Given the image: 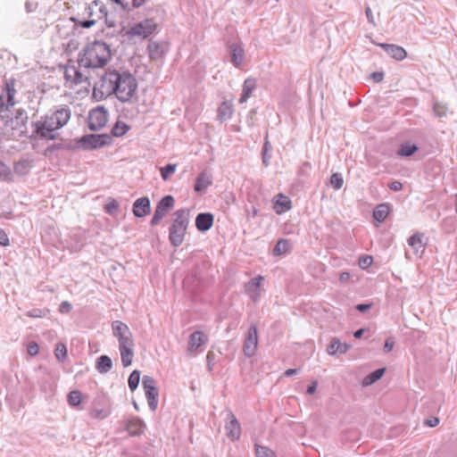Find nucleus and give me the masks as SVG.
<instances>
[{"instance_id":"f257e3e1","label":"nucleus","mask_w":457,"mask_h":457,"mask_svg":"<svg viewBox=\"0 0 457 457\" xmlns=\"http://www.w3.org/2000/svg\"><path fill=\"white\" fill-rule=\"evenodd\" d=\"M93 94L101 99L113 95L120 102H133L137 96V81L129 71L108 70L95 84Z\"/></svg>"},{"instance_id":"f03ea898","label":"nucleus","mask_w":457,"mask_h":457,"mask_svg":"<svg viewBox=\"0 0 457 457\" xmlns=\"http://www.w3.org/2000/svg\"><path fill=\"white\" fill-rule=\"evenodd\" d=\"M71 116V112L69 106L59 105L32 123V135L37 139L54 140L58 136V129L68 123Z\"/></svg>"},{"instance_id":"7ed1b4c3","label":"nucleus","mask_w":457,"mask_h":457,"mask_svg":"<svg viewBox=\"0 0 457 457\" xmlns=\"http://www.w3.org/2000/svg\"><path fill=\"white\" fill-rule=\"evenodd\" d=\"M111 59V50L107 44L95 41L87 45L79 54V64L84 68H100Z\"/></svg>"},{"instance_id":"20e7f679","label":"nucleus","mask_w":457,"mask_h":457,"mask_svg":"<svg viewBox=\"0 0 457 457\" xmlns=\"http://www.w3.org/2000/svg\"><path fill=\"white\" fill-rule=\"evenodd\" d=\"M112 334L118 339L120 360L124 367L131 365L134 358V341L129 328L120 320L112 323Z\"/></svg>"},{"instance_id":"39448f33","label":"nucleus","mask_w":457,"mask_h":457,"mask_svg":"<svg viewBox=\"0 0 457 457\" xmlns=\"http://www.w3.org/2000/svg\"><path fill=\"white\" fill-rule=\"evenodd\" d=\"M157 29V22L152 18H147L132 24L129 29L121 28L120 34L129 40H144L156 33Z\"/></svg>"},{"instance_id":"423d86ee","label":"nucleus","mask_w":457,"mask_h":457,"mask_svg":"<svg viewBox=\"0 0 457 457\" xmlns=\"http://www.w3.org/2000/svg\"><path fill=\"white\" fill-rule=\"evenodd\" d=\"M189 211L180 209L175 212L174 220L170 228L169 239L172 245L179 246L183 240L188 226Z\"/></svg>"},{"instance_id":"0eeeda50","label":"nucleus","mask_w":457,"mask_h":457,"mask_svg":"<svg viewBox=\"0 0 457 457\" xmlns=\"http://www.w3.org/2000/svg\"><path fill=\"white\" fill-rule=\"evenodd\" d=\"M104 11V4L97 0L92 1L85 9V13L90 18L79 21L82 28L88 29L94 26L97 21L102 20Z\"/></svg>"},{"instance_id":"6e6552de","label":"nucleus","mask_w":457,"mask_h":457,"mask_svg":"<svg viewBox=\"0 0 457 457\" xmlns=\"http://www.w3.org/2000/svg\"><path fill=\"white\" fill-rule=\"evenodd\" d=\"M145 395L146 397L149 408L155 411L158 406V388L155 379L151 376H144L142 380Z\"/></svg>"},{"instance_id":"1a4fd4ad","label":"nucleus","mask_w":457,"mask_h":457,"mask_svg":"<svg viewBox=\"0 0 457 457\" xmlns=\"http://www.w3.org/2000/svg\"><path fill=\"white\" fill-rule=\"evenodd\" d=\"M108 120V112L104 107L99 106L93 109L88 115V128L93 131L103 129Z\"/></svg>"},{"instance_id":"9d476101","label":"nucleus","mask_w":457,"mask_h":457,"mask_svg":"<svg viewBox=\"0 0 457 457\" xmlns=\"http://www.w3.org/2000/svg\"><path fill=\"white\" fill-rule=\"evenodd\" d=\"M174 198L171 195H166L158 203L154 216L151 220V225H157L167 212L174 206Z\"/></svg>"},{"instance_id":"9b49d317","label":"nucleus","mask_w":457,"mask_h":457,"mask_svg":"<svg viewBox=\"0 0 457 457\" xmlns=\"http://www.w3.org/2000/svg\"><path fill=\"white\" fill-rule=\"evenodd\" d=\"M258 345L257 328L251 325L245 338L243 352L246 357H252L255 354Z\"/></svg>"},{"instance_id":"f8f14e48","label":"nucleus","mask_w":457,"mask_h":457,"mask_svg":"<svg viewBox=\"0 0 457 457\" xmlns=\"http://www.w3.org/2000/svg\"><path fill=\"white\" fill-rule=\"evenodd\" d=\"M246 62L245 53L241 44L230 45V62L238 69H241Z\"/></svg>"},{"instance_id":"ddd939ff","label":"nucleus","mask_w":457,"mask_h":457,"mask_svg":"<svg viewBox=\"0 0 457 457\" xmlns=\"http://www.w3.org/2000/svg\"><path fill=\"white\" fill-rule=\"evenodd\" d=\"M264 280L262 276H258L252 278L245 285V292L253 301H258L261 297L262 288V282Z\"/></svg>"},{"instance_id":"4468645a","label":"nucleus","mask_w":457,"mask_h":457,"mask_svg":"<svg viewBox=\"0 0 457 457\" xmlns=\"http://www.w3.org/2000/svg\"><path fill=\"white\" fill-rule=\"evenodd\" d=\"M169 46L166 42L150 41L147 46L149 57L152 60L162 59L168 52Z\"/></svg>"},{"instance_id":"2eb2a0df","label":"nucleus","mask_w":457,"mask_h":457,"mask_svg":"<svg viewBox=\"0 0 457 457\" xmlns=\"http://www.w3.org/2000/svg\"><path fill=\"white\" fill-rule=\"evenodd\" d=\"M378 46L383 48L385 52L390 55L392 58L397 60V61H403L407 56V52L405 49L400 46L394 45V44H385L380 43L377 44Z\"/></svg>"},{"instance_id":"dca6fc26","label":"nucleus","mask_w":457,"mask_h":457,"mask_svg":"<svg viewBox=\"0 0 457 457\" xmlns=\"http://www.w3.org/2000/svg\"><path fill=\"white\" fill-rule=\"evenodd\" d=\"M150 200L148 197H140L133 204V213L137 218H142L150 213Z\"/></svg>"},{"instance_id":"f3484780","label":"nucleus","mask_w":457,"mask_h":457,"mask_svg":"<svg viewBox=\"0 0 457 457\" xmlns=\"http://www.w3.org/2000/svg\"><path fill=\"white\" fill-rule=\"evenodd\" d=\"M80 142L85 149H95L101 147L105 144L104 136L94 134L84 136L80 139Z\"/></svg>"},{"instance_id":"a211bd4d","label":"nucleus","mask_w":457,"mask_h":457,"mask_svg":"<svg viewBox=\"0 0 457 457\" xmlns=\"http://www.w3.org/2000/svg\"><path fill=\"white\" fill-rule=\"evenodd\" d=\"M64 77L67 81H71L74 84L81 83L87 79V76L75 66L66 67L64 71Z\"/></svg>"},{"instance_id":"6ab92c4d","label":"nucleus","mask_w":457,"mask_h":457,"mask_svg":"<svg viewBox=\"0 0 457 457\" xmlns=\"http://www.w3.org/2000/svg\"><path fill=\"white\" fill-rule=\"evenodd\" d=\"M145 422L137 417L129 420L126 424V429L131 436L141 435L145 431Z\"/></svg>"},{"instance_id":"aec40b11","label":"nucleus","mask_w":457,"mask_h":457,"mask_svg":"<svg viewBox=\"0 0 457 457\" xmlns=\"http://www.w3.org/2000/svg\"><path fill=\"white\" fill-rule=\"evenodd\" d=\"M350 345L342 343L338 338L334 337L327 348V353L329 355H336L337 353L344 354L350 349Z\"/></svg>"},{"instance_id":"412c9836","label":"nucleus","mask_w":457,"mask_h":457,"mask_svg":"<svg viewBox=\"0 0 457 457\" xmlns=\"http://www.w3.org/2000/svg\"><path fill=\"white\" fill-rule=\"evenodd\" d=\"M213 216L211 213H199L195 219V226L200 231H206L212 226Z\"/></svg>"},{"instance_id":"4be33fe9","label":"nucleus","mask_w":457,"mask_h":457,"mask_svg":"<svg viewBox=\"0 0 457 457\" xmlns=\"http://www.w3.org/2000/svg\"><path fill=\"white\" fill-rule=\"evenodd\" d=\"M422 234L416 233L408 239V245L418 256H420L425 251V244L422 241Z\"/></svg>"},{"instance_id":"5701e85b","label":"nucleus","mask_w":457,"mask_h":457,"mask_svg":"<svg viewBox=\"0 0 457 457\" xmlns=\"http://www.w3.org/2000/svg\"><path fill=\"white\" fill-rule=\"evenodd\" d=\"M212 184V176L207 171H202L196 179L194 189L197 193L204 191Z\"/></svg>"},{"instance_id":"b1692460","label":"nucleus","mask_w":457,"mask_h":457,"mask_svg":"<svg viewBox=\"0 0 457 457\" xmlns=\"http://www.w3.org/2000/svg\"><path fill=\"white\" fill-rule=\"evenodd\" d=\"M274 210L278 214L285 212L291 208V201L287 196L282 194L277 195V199L274 203Z\"/></svg>"},{"instance_id":"393cba45","label":"nucleus","mask_w":457,"mask_h":457,"mask_svg":"<svg viewBox=\"0 0 457 457\" xmlns=\"http://www.w3.org/2000/svg\"><path fill=\"white\" fill-rule=\"evenodd\" d=\"M256 87V81L254 79L248 78L243 84V89L239 102L241 104L245 103L252 95V92Z\"/></svg>"},{"instance_id":"a878e982","label":"nucleus","mask_w":457,"mask_h":457,"mask_svg":"<svg viewBox=\"0 0 457 457\" xmlns=\"http://www.w3.org/2000/svg\"><path fill=\"white\" fill-rule=\"evenodd\" d=\"M206 341L205 335L201 331H195L190 336L188 351L194 352Z\"/></svg>"},{"instance_id":"bb28decb","label":"nucleus","mask_w":457,"mask_h":457,"mask_svg":"<svg viewBox=\"0 0 457 457\" xmlns=\"http://www.w3.org/2000/svg\"><path fill=\"white\" fill-rule=\"evenodd\" d=\"M96 367L100 373H107L112 368V361L109 356L102 355L97 359Z\"/></svg>"},{"instance_id":"cd10ccee","label":"nucleus","mask_w":457,"mask_h":457,"mask_svg":"<svg viewBox=\"0 0 457 457\" xmlns=\"http://www.w3.org/2000/svg\"><path fill=\"white\" fill-rule=\"evenodd\" d=\"M241 436V426L237 418L230 413V441H237Z\"/></svg>"},{"instance_id":"c85d7f7f","label":"nucleus","mask_w":457,"mask_h":457,"mask_svg":"<svg viewBox=\"0 0 457 457\" xmlns=\"http://www.w3.org/2000/svg\"><path fill=\"white\" fill-rule=\"evenodd\" d=\"M386 369L381 368L378 369L375 371L371 372L370 374L367 375L363 380H362V386H368L372 385L373 383L377 382L378 379L382 378V376L385 374Z\"/></svg>"},{"instance_id":"c756f323","label":"nucleus","mask_w":457,"mask_h":457,"mask_svg":"<svg viewBox=\"0 0 457 457\" xmlns=\"http://www.w3.org/2000/svg\"><path fill=\"white\" fill-rule=\"evenodd\" d=\"M389 213V207L387 204H379L376 207V209L373 212V217L374 219L378 221L382 222L386 220Z\"/></svg>"},{"instance_id":"7c9ffc66","label":"nucleus","mask_w":457,"mask_h":457,"mask_svg":"<svg viewBox=\"0 0 457 457\" xmlns=\"http://www.w3.org/2000/svg\"><path fill=\"white\" fill-rule=\"evenodd\" d=\"M418 147L414 144H403L397 151V154L403 157L411 156L415 152H417Z\"/></svg>"},{"instance_id":"2f4dec72","label":"nucleus","mask_w":457,"mask_h":457,"mask_svg":"<svg viewBox=\"0 0 457 457\" xmlns=\"http://www.w3.org/2000/svg\"><path fill=\"white\" fill-rule=\"evenodd\" d=\"M290 243L287 239H280L276 244L273 253L275 255H282L289 252Z\"/></svg>"},{"instance_id":"473e14b6","label":"nucleus","mask_w":457,"mask_h":457,"mask_svg":"<svg viewBox=\"0 0 457 457\" xmlns=\"http://www.w3.org/2000/svg\"><path fill=\"white\" fill-rule=\"evenodd\" d=\"M177 164L170 163L164 167L160 168V174L164 181L169 180L176 172Z\"/></svg>"},{"instance_id":"72a5a7b5","label":"nucleus","mask_w":457,"mask_h":457,"mask_svg":"<svg viewBox=\"0 0 457 457\" xmlns=\"http://www.w3.org/2000/svg\"><path fill=\"white\" fill-rule=\"evenodd\" d=\"M129 129V127L125 122L117 121L112 129V133L114 137H122Z\"/></svg>"},{"instance_id":"f704fd0d","label":"nucleus","mask_w":457,"mask_h":457,"mask_svg":"<svg viewBox=\"0 0 457 457\" xmlns=\"http://www.w3.org/2000/svg\"><path fill=\"white\" fill-rule=\"evenodd\" d=\"M254 447L256 457H276L275 453L269 447L257 444L254 445Z\"/></svg>"},{"instance_id":"c9c22d12","label":"nucleus","mask_w":457,"mask_h":457,"mask_svg":"<svg viewBox=\"0 0 457 457\" xmlns=\"http://www.w3.org/2000/svg\"><path fill=\"white\" fill-rule=\"evenodd\" d=\"M140 382V371L135 370L131 372V374L129 377V387L131 391H134L137 388Z\"/></svg>"},{"instance_id":"e433bc0d","label":"nucleus","mask_w":457,"mask_h":457,"mask_svg":"<svg viewBox=\"0 0 457 457\" xmlns=\"http://www.w3.org/2000/svg\"><path fill=\"white\" fill-rule=\"evenodd\" d=\"M54 355L58 361H63L67 358V348L63 343L55 345Z\"/></svg>"},{"instance_id":"4c0bfd02","label":"nucleus","mask_w":457,"mask_h":457,"mask_svg":"<svg viewBox=\"0 0 457 457\" xmlns=\"http://www.w3.org/2000/svg\"><path fill=\"white\" fill-rule=\"evenodd\" d=\"M0 180L12 181V174L11 170L2 162H0Z\"/></svg>"},{"instance_id":"58836bf2","label":"nucleus","mask_w":457,"mask_h":457,"mask_svg":"<svg viewBox=\"0 0 457 457\" xmlns=\"http://www.w3.org/2000/svg\"><path fill=\"white\" fill-rule=\"evenodd\" d=\"M81 401L82 395L81 393L78 390L71 391L68 395V403L70 405L77 406L81 403Z\"/></svg>"},{"instance_id":"ea45409f","label":"nucleus","mask_w":457,"mask_h":457,"mask_svg":"<svg viewBox=\"0 0 457 457\" xmlns=\"http://www.w3.org/2000/svg\"><path fill=\"white\" fill-rule=\"evenodd\" d=\"M434 112L436 117L442 118L447 115L448 107L444 103H435L434 104Z\"/></svg>"},{"instance_id":"a19ab883","label":"nucleus","mask_w":457,"mask_h":457,"mask_svg":"<svg viewBox=\"0 0 457 457\" xmlns=\"http://www.w3.org/2000/svg\"><path fill=\"white\" fill-rule=\"evenodd\" d=\"M103 14L104 15H103L102 20H104L105 25L110 29H114L117 24L116 19L113 15L108 13L107 8L105 5H104V11Z\"/></svg>"},{"instance_id":"79ce46f5","label":"nucleus","mask_w":457,"mask_h":457,"mask_svg":"<svg viewBox=\"0 0 457 457\" xmlns=\"http://www.w3.org/2000/svg\"><path fill=\"white\" fill-rule=\"evenodd\" d=\"M330 184L334 189L338 190L343 187L344 179L340 173H333L330 177Z\"/></svg>"},{"instance_id":"37998d69","label":"nucleus","mask_w":457,"mask_h":457,"mask_svg":"<svg viewBox=\"0 0 457 457\" xmlns=\"http://www.w3.org/2000/svg\"><path fill=\"white\" fill-rule=\"evenodd\" d=\"M110 415V411L106 409H95L90 412V416L96 420L106 419Z\"/></svg>"},{"instance_id":"c03bdc74","label":"nucleus","mask_w":457,"mask_h":457,"mask_svg":"<svg viewBox=\"0 0 457 457\" xmlns=\"http://www.w3.org/2000/svg\"><path fill=\"white\" fill-rule=\"evenodd\" d=\"M119 208V204L115 199H110L105 204V211L109 214H113Z\"/></svg>"},{"instance_id":"a18cd8bd","label":"nucleus","mask_w":457,"mask_h":457,"mask_svg":"<svg viewBox=\"0 0 457 457\" xmlns=\"http://www.w3.org/2000/svg\"><path fill=\"white\" fill-rule=\"evenodd\" d=\"M372 262L373 259L370 255H363L359 259V266L363 270L369 268L372 264Z\"/></svg>"},{"instance_id":"49530a36","label":"nucleus","mask_w":457,"mask_h":457,"mask_svg":"<svg viewBox=\"0 0 457 457\" xmlns=\"http://www.w3.org/2000/svg\"><path fill=\"white\" fill-rule=\"evenodd\" d=\"M228 110V106L226 102H224L221 106L219 108V116L221 121L226 120L227 119V112Z\"/></svg>"},{"instance_id":"de8ad7c7","label":"nucleus","mask_w":457,"mask_h":457,"mask_svg":"<svg viewBox=\"0 0 457 457\" xmlns=\"http://www.w3.org/2000/svg\"><path fill=\"white\" fill-rule=\"evenodd\" d=\"M39 346L37 343L31 342L28 345V353L31 356H35L38 353Z\"/></svg>"},{"instance_id":"09e8293b","label":"nucleus","mask_w":457,"mask_h":457,"mask_svg":"<svg viewBox=\"0 0 457 457\" xmlns=\"http://www.w3.org/2000/svg\"><path fill=\"white\" fill-rule=\"evenodd\" d=\"M71 309H72L71 304L67 301L62 302L59 306V311L62 313H68L71 311Z\"/></svg>"},{"instance_id":"8fccbe9b","label":"nucleus","mask_w":457,"mask_h":457,"mask_svg":"<svg viewBox=\"0 0 457 457\" xmlns=\"http://www.w3.org/2000/svg\"><path fill=\"white\" fill-rule=\"evenodd\" d=\"M9 237L3 228H0V245L3 246L9 245Z\"/></svg>"},{"instance_id":"3c124183","label":"nucleus","mask_w":457,"mask_h":457,"mask_svg":"<svg viewBox=\"0 0 457 457\" xmlns=\"http://www.w3.org/2000/svg\"><path fill=\"white\" fill-rule=\"evenodd\" d=\"M12 124V123H16V129L19 130L20 133H22L23 132V128H24V120L23 118H19V117H16L15 118V120H11Z\"/></svg>"},{"instance_id":"603ef678","label":"nucleus","mask_w":457,"mask_h":457,"mask_svg":"<svg viewBox=\"0 0 457 457\" xmlns=\"http://www.w3.org/2000/svg\"><path fill=\"white\" fill-rule=\"evenodd\" d=\"M365 14H366L368 21L371 25L376 26V22H375V20H374V17H373V14H372V11H371L370 7L367 6L365 8Z\"/></svg>"},{"instance_id":"864d4df0","label":"nucleus","mask_w":457,"mask_h":457,"mask_svg":"<svg viewBox=\"0 0 457 457\" xmlns=\"http://www.w3.org/2000/svg\"><path fill=\"white\" fill-rule=\"evenodd\" d=\"M389 187L393 191H400L403 188V184L400 181H393L389 184Z\"/></svg>"},{"instance_id":"5fc2aeb1","label":"nucleus","mask_w":457,"mask_h":457,"mask_svg":"<svg viewBox=\"0 0 457 457\" xmlns=\"http://www.w3.org/2000/svg\"><path fill=\"white\" fill-rule=\"evenodd\" d=\"M425 424L430 428H434L439 424V419L436 417H434L432 419L427 420L425 421Z\"/></svg>"},{"instance_id":"6e6d98bb","label":"nucleus","mask_w":457,"mask_h":457,"mask_svg":"<svg viewBox=\"0 0 457 457\" xmlns=\"http://www.w3.org/2000/svg\"><path fill=\"white\" fill-rule=\"evenodd\" d=\"M395 345V341L392 338H387L385 342L384 348L386 352H390Z\"/></svg>"},{"instance_id":"4d7b16f0","label":"nucleus","mask_w":457,"mask_h":457,"mask_svg":"<svg viewBox=\"0 0 457 457\" xmlns=\"http://www.w3.org/2000/svg\"><path fill=\"white\" fill-rule=\"evenodd\" d=\"M371 307V304L370 303H361V304H357L356 305V309L361 312H365L367 311H369Z\"/></svg>"},{"instance_id":"13d9d810","label":"nucleus","mask_w":457,"mask_h":457,"mask_svg":"<svg viewBox=\"0 0 457 457\" xmlns=\"http://www.w3.org/2000/svg\"><path fill=\"white\" fill-rule=\"evenodd\" d=\"M371 78L375 82L378 83L382 81L384 74L382 72H373Z\"/></svg>"},{"instance_id":"bf43d9fd","label":"nucleus","mask_w":457,"mask_h":457,"mask_svg":"<svg viewBox=\"0 0 457 457\" xmlns=\"http://www.w3.org/2000/svg\"><path fill=\"white\" fill-rule=\"evenodd\" d=\"M317 385H318L317 381H312L311 383V385L308 386L306 393L308 395H313L316 391Z\"/></svg>"},{"instance_id":"052dcab7","label":"nucleus","mask_w":457,"mask_h":457,"mask_svg":"<svg viewBox=\"0 0 457 457\" xmlns=\"http://www.w3.org/2000/svg\"><path fill=\"white\" fill-rule=\"evenodd\" d=\"M25 168H26V164L24 162H19L14 167L15 171L19 172V173H25L26 171H23V170Z\"/></svg>"},{"instance_id":"680f3d73","label":"nucleus","mask_w":457,"mask_h":457,"mask_svg":"<svg viewBox=\"0 0 457 457\" xmlns=\"http://www.w3.org/2000/svg\"><path fill=\"white\" fill-rule=\"evenodd\" d=\"M145 0H132V6L134 8H138L145 4Z\"/></svg>"},{"instance_id":"e2e57ef3","label":"nucleus","mask_w":457,"mask_h":457,"mask_svg":"<svg viewBox=\"0 0 457 457\" xmlns=\"http://www.w3.org/2000/svg\"><path fill=\"white\" fill-rule=\"evenodd\" d=\"M349 278H350V273H348V272H342L340 274V280L342 282H346V281L349 280Z\"/></svg>"},{"instance_id":"0e129e2a","label":"nucleus","mask_w":457,"mask_h":457,"mask_svg":"<svg viewBox=\"0 0 457 457\" xmlns=\"http://www.w3.org/2000/svg\"><path fill=\"white\" fill-rule=\"evenodd\" d=\"M297 373L296 369H288L284 372V376L289 377Z\"/></svg>"},{"instance_id":"69168bd1","label":"nucleus","mask_w":457,"mask_h":457,"mask_svg":"<svg viewBox=\"0 0 457 457\" xmlns=\"http://www.w3.org/2000/svg\"><path fill=\"white\" fill-rule=\"evenodd\" d=\"M365 331V328H360L353 333L355 338H361Z\"/></svg>"},{"instance_id":"338daca9","label":"nucleus","mask_w":457,"mask_h":457,"mask_svg":"<svg viewBox=\"0 0 457 457\" xmlns=\"http://www.w3.org/2000/svg\"><path fill=\"white\" fill-rule=\"evenodd\" d=\"M268 144H269V142H268V141H266V142H265V144H264V147H263V151H264V153L267 151Z\"/></svg>"},{"instance_id":"774afa93","label":"nucleus","mask_w":457,"mask_h":457,"mask_svg":"<svg viewBox=\"0 0 457 457\" xmlns=\"http://www.w3.org/2000/svg\"><path fill=\"white\" fill-rule=\"evenodd\" d=\"M455 212L457 213V194L455 195Z\"/></svg>"}]
</instances>
